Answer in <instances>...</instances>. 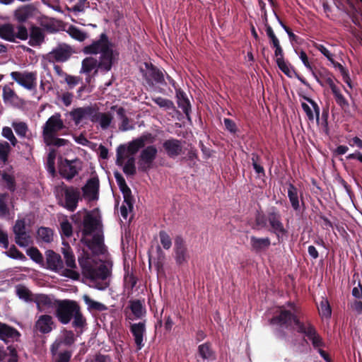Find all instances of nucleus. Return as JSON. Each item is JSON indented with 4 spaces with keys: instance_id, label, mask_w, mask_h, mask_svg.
<instances>
[{
    "instance_id": "nucleus-1",
    "label": "nucleus",
    "mask_w": 362,
    "mask_h": 362,
    "mask_svg": "<svg viewBox=\"0 0 362 362\" xmlns=\"http://www.w3.org/2000/svg\"><path fill=\"white\" fill-rule=\"evenodd\" d=\"M83 52L90 55L100 54L99 60L93 57H88L82 61L80 72L86 74H89L93 70L96 73L98 69L108 72L111 70L118 55L105 33H102L98 40L85 46L83 48Z\"/></svg>"
},
{
    "instance_id": "nucleus-2",
    "label": "nucleus",
    "mask_w": 362,
    "mask_h": 362,
    "mask_svg": "<svg viewBox=\"0 0 362 362\" xmlns=\"http://www.w3.org/2000/svg\"><path fill=\"white\" fill-rule=\"evenodd\" d=\"M292 321L297 326V331L299 333L304 334L311 341L315 347H320L322 345V338L317 333L315 327L309 322H301L296 315L290 311L281 309L278 316L271 319L270 323L272 325H291Z\"/></svg>"
},
{
    "instance_id": "nucleus-3",
    "label": "nucleus",
    "mask_w": 362,
    "mask_h": 362,
    "mask_svg": "<svg viewBox=\"0 0 362 362\" xmlns=\"http://www.w3.org/2000/svg\"><path fill=\"white\" fill-rule=\"evenodd\" d=\"M78 263L83 275L90 279V282L96 284L95 288L103 290L107 287V284L104 281L110 275V270L105 265H93L88 255L85 254L78 257Z\"/></svg>"
},
{
    "instance_id": "nucleus-4",
    "label": "nucleus",
    "mask_w": 362,
    "mask_h": 362,
    "mask_svg": "<svg viewBox=\"0 0 362 362\" xmlns=\"http://www.w3.org/2000/svg\"><path fill=\"white\" fill-rule=\"evenodd\" d=\"M155 141L156 136L149 132H145L141 136L129 142L127 148L123 146H119L117 150V164L122 165L128 153L130 154V156H133L139 149H143L146 144H153Z\"/></svg>"
},
{
    "instance_id": "nucleus-5",
    "label": "nucleus",
    "mask_w": 362,
    "mask_h": 362,
    "mask_svg": "<svg viewBox=\"0 0 362 362\" xmlns=\"http://www.w3.org/2000/svg\"><path fill=\"white\" fill-rule=\"evenodd\" d=\"M100 232L101 223L100 218L94 215L93 213H87L83 221L82 241L85 242L89 247H91V243L86 238V237L93 235V243L100 245L102 243Z\"/></svg>"
},
{
    "instance_id": "nucleus-6",
    "label": "nucleus",
    "mask_w": 362,
    "mask_h": 362,
    "mask_svg": "<svg viewBox=\"0 0 362 362\" xmlns=\"http://www.w3.org/2000/svg\"><path fill=\"white\" fill-rule=\"evenodd\" d=\"M47 269L74 280L78 279L79 273L74 269H64L61 256L53 250L46 252Z\"/></svg>"
},
{
    "instance_id": "nucleus-7",
    "label": "nucleus",
    "mask_w": 362,
    "mask_h": 362,
    "mask_svg": "<svg viewBox=\"0 0 362 362\" xmlns=\"http://www.w3.org/2000/svg\"><path fill=\"white\" fill-rule=\"evenodd\" d=\"M55 308V316L63 325H67L78 308V304L74 300H59Z\"/></svg>"
},
{
    "instance_id": "nucleus-8",
    "label": "nucleus",
    "mask_w": 362,
    "mask_h": 362,
    "mask_svg": "<svg viewBox=\"0 0 362 362\" xmlns=\"http://www.w3.org/2000/svg\"><path fill=\"white\" fill-rule=\"evenodd\" d=\"M65 127L59 113L52 115L43 124L42 136L44 141H49L54 135H57Z\"/></svg>"
},
{
    "instance_id": "nucleus-9",
    "label": "nucleus",
    "mask_w": 362,
    "mask_h": 362,
    "mask_svg": "<svg viewBox=\"0 0 362 362\" xmlns=\"http://www.w3.org/2000/svg\"><path fill=\"white\" fill-rule=\"evenodd\" d=\"M16 28L10 23H5L0 25V37L10 42H15L18 38L25 40L28 38V32L24 25H18Z\"/></svg>"
},
{
    "instance_id": "nucleus-10",
    "label": "nucleus",
    "mask_w": 362,
    "mask_h": 362,
    "mask_svg": "<svg viewBox=\"0 0 362 362\" xmlns=\"http://www.w3.org/2000/svg\"><path fill=\"white\" fill-rule=\"evenodd\" d=\"M127 326L132 335L136 350H141L146 341V320H140L138 322H127Z\"/></svg>"
},
{
    "instance_id": "nucleus-11",
    "label": "nucleus",
    "mask_w": 362,
    "mask_h": 362,
    "mask_svg": "<svg viewBox=\"0 0 362 362\" xmlns=\"http://www.w3.org/2000/svg\"><path fill=\"white\" fill-rule=\"evenodd\" d=\"M158 152V148L155 145H148L146 147L144 146L139 156V169L141 171L147 172L152 168Z\"/></svg>"
},
{
    "instance_id": "nucleus-12",
    "label": "nucleus",
    "mask_w": 362,
    "mask_h": 362,
    "mask_svg": "<svg viewBox=\"0 0 362 362\" xmlns=\"http://www.w3.org/2000/svg\"><path fill=\"white\" fill-rule=\"evenodd\" d=\"M125 320L127 322L129 321L134 322L135 320H141L146 315V310L144 305L139 300H132L129 301L128 305L124 311Z\"/></svg>"
},
{
    "instance_id": "nucleus-13",
    "label": "nucleus",
    "mask_w": 362,
    "mask_h": 362,
    "mask_svg": "<svg viewBox=\"0 0 362 362\" xmlns=\"http://www.w3.org/2000/svg\"><path fill=\"white\" fill-rule=\"evenodd\" d=\"M13 80L16 81L19 85L28 90H33L37 86V73L28 71H13L11 73Z\"/></svg>"
},
{
    "instance_id": "nucleus-14",
    "label": "nucleus",
    "mask_w": 362,
    "mask_h": 362,
    "mask_svg": "<svg viewBox=\"0 0 362 362\" xmlns=\"http://www.w3.org/2000/svg\"><path fill=\"white\" fill-rule=\"evenodd\" d=\"M15 234V240L17 245L21 247L28 246L31 243L29 233L26 231L25 221L24 219H18L13 228Z\"/></svg>"
},
{
    "instance_id": "nucleus-15",
    "label": "nucleus",
    "mask_w": 362,
    "mask_h": 362,
    "mask_svg": "<svg viewBox=\"0 0 362 362\" xmlns=\"http://www.w3.org/2000/svg\"><path fill=\"white\" fill-rule=\"evenodd\" d=\"M267 220L271 227V231L276 235L279 241H280L287 233L281 222L280 214L276 210H272L268 213Z\"/></svg>"
},
{
    "instance_id": "nucleus-16",
    "label": "nucleus",
    "mask_w": 362,
    "mask_h": 362,
    "mask_svg": "<svg viewBox=\"0 0 362 362\" xmlns=\"http://www.w3.org/2000/svg\"><path fill=\"white\" fill-rule=\"evenodd\" d=\"M73 53L71 46L66 44H59L47 54L49 62H64Z\"/></svg>"
},
{
    "instance_id": "nucleus-17",
    "label": "nucleus",
    "mask_w": 362,
    "mask_h": 362,
    "mask_svg": "<svg viewBox=\"0 0 362 362\" xmlns=\"http://www.w3.org/2000/svg\"><path fill=\"white\" fill-rule=\"evenodd\" d=\"M95 112V105H88L73 109L69 115L76 125H78L83 120L89 119L92 122L93 114Z\"/></svg>"
},
{
    "instance_id": "nucleus-18",
    "label": "nucleus",
    "mask_w": 362,
    "mask_h": 362,
    "mask_svg": "<svg viewBox=\"0 0 362 362\" xmlns=\"http://www.w3.org/2000/svg\"><path fill=\"white\" fill-rule=\"evenodd\" d=\"M55 327L53 317L49 315H41L35 321L33 330L36 333L48 334L51 332Z\"/></svg>"
},
{
    "instance_id": "nucleus-19",
    "label": "nucleus",
    "mask_w": 362,
    "mask_h": 362,
    "mask_svg": "<svg viewBox=\"0 0 362 362\" xmlns=\"http://www.w3.org/2000/svg\"><path fill=\"white\" fill-rule=\"evenodd\" d=\"M58 300L54 298V296L44 293H36L33 298V302L40 312L55 308Z\"/></svg>"
},
{
    "instance_id": "nucleus-20",
    "label": "nucleus",
    "mask_w": 362,
    "mask_h": 362,
    "mask_svg": "<svg viewBox=\"0 0 362 362\" xmlns=\"http://www.w3.org/2000/svg\"><path fill=\"white\" fill-rule=\"evenodd\" d=\"M162 147L170 158H174L182 153V142L177 139L170 138L163 141Z\"/></svg>"
},
{
    "instance_id": "nucleus-21",
    "label": "nucleus",
    "mask_w": 362,
    "mask_h": 362,
    "mask_svg": "<svg viewBox=\"0 0 362 362\" xmlns=\"http://www.w3.org/2000/svg\"><path fill=\"white\" fill-rule=\"evenodd\" d=\"M99 180L96 177L89 179L83 187V196L88 201H94L98 199Z\"/></svg>"
},
{
    "instance_id": "nucleus-22",
    "label": "nucleus",
    "mask_w": 362,
    "mask_h": 362,
    "mask_svg": "<svg viewBox=\"0 0 362 362\" xmlns=\"http://www.w3.org/2000/svg\"><path fill=\"white\" fill-rule=\"evenodd\" d=\"M11 127L20 139L30 141L35 136V135L32 133L28 124L25 122L17 119L13 120L11 122Z\"/></svg>"
},
{
    "instance_id": "nucleus-23",
    "label": "nucleus",
    "mask_w": 362,
    "mask_h": 362,
    "mask_svg": "<svg viewBox=\"0 0 362 362\" xmlns=\"http://www.w3.org/2000/svg\"><path fill=\"white\" fill-rule=\"evenodd\" d=\"M77 163V160H69L67 159L62 161L59 169L61 175L67 180H71L75 177L78 172Z\"/></svg>"
},
{
    "instance_id": "nucleus-24",
    "label": "nucleus",
    "mask_w": 362,
    "mask_h": 362,
    "mask_svg": "<svg viewBox=\"0 0 362 362\" xmlns=\"http://www.w3.org/2000/svg\"><path fill=\"white\" fill-rule=\"evenodd\" d=\"M21 337V333L15 328L0 322V339L5 342L18 341Z\"/></svg>"
},
{
    "instance_id": "nucleus-25",
    "label": "nucleus",
    "mask_w": 362,
    "mask_h": 362,
    "mask_svg": "<svg viewBox=\"0 0 362 362\" xmlns=\"http://www.w3.org/2000/svg\"><path fill=\"white\" fill-rule=\"evenodd\" d=\"M75 337L72 331L64 330L62 336L57 338L50 347V351L54 352L57 349H62V346H71L74 343Z\"/></svg>"
},
{
    "instance_id": "nucleus-26",
    "label": "nucleus",
    "mask_w": 362,
    "mask_h": 362,
    "mask_svg": "<svg viewBox=\"0 0 362 362\" xmlns=\"http://www.w3.org/2000/svg\"><path fill=\"white\" fill-rule=\"evenodd\" d=\"M113 121V116L110 112H100L99 108L95 105V112L93 114L92 122L98 123L103 130L110 127Z\"/></svg>"
},
{
    "instance_id": "nucleus-27",
    "label": "nucleus",
    "mask_w": 362,
    "mask_h": 362,
    "mask_svg": "<svg viewBox=\"0 0 362 362\" xmlns=\"http://www.w3.org/2000/svg\"><path fill=\"white\" fill-rule=\"evenodd\" d=\"M111 110L116 111L117 115L121 123L119 126V129L122 132H126L132 130L134 128L132 121L126 115V110L122 107H118L117 105H113L110 107Z\"/></svg>"
},
{
    "instance_id": "nucleus-28",
    "label": "nucleus",
    "mask_w": 362,
    "mask_h": 362,
    "mask_svg": "<svg viewBox=\"0 0 362 362\" xmlns=\"http://www.w3.org/2000/svg\"><path fill=\"white\" fill-rule=\"evenodd\" d=\"M175 260L178 264H183L189 259V255L184 241L181 238H177L175 240Z\"/></svg>"
},
{
    "instance_id": "nucleus-29",
    "label": "nucleus",
    "mask_w": 362,
    "mask_h": 362,
    "mask_svg": "<svg viewBox=\"0 0 362 362\" xmlns=\"http://www.w3.org/2000/svg\"><path fill=\"white\" fill-rule=\"evenodd\" d=\"M305 99L310 104L311 107L305 103H302V108L303 111L305 112L308 119L310 121H313L315 118L318 122L320 119V107L312 99L309 98H305Z\"/></svg>"
},
{
    "instance_id": "nucleus-30",
    "label": "nucleus",
    "mask_w": 362,
    "mask_h": 362,
    "mask_svg": "<svg viewBox=\"0 0 362 362\" xmlns=\"http://www.w3.org/2000/svg\"><path fill=\"white\" fill-rule=\"evenodd\" d=\"M79 196L80 192L78 189L72 187L67 189L64 196L65 198V206L71 211H74L77 206Z\"/></svg>"
},
{
    "instance_id": "nucleus-31",
    "label": "nucleus",
    "mask_w": 362,
    "mask_h": 362,
    "mask_svg": "<svg viewBox=\"0 0 362 362\" xmlns=\"http://www.w3.org/2000/svg\"><path fill=\"white\" fill-rule=\"evenodd\" d=\"M145 66L146 71L144 76L147 81H153L157 83H163L164 82V76L160 70L148 63H145Z\"/></svg>"
},
{
    "instance_id": "nucleus-32",
    "label": "nucleus",
    "mask_w": 362,
    "mask_h": 362,
    "mask_svg": "<svg viewBox=\"0 0 362 362\" xmlns=\"http://www.w3.org/2000/svg\"><path fill=\"white\" fill-rule=\"evenodd\" d=\"M28 36L30 37L28 44L30 46L40 45L45 40V30L35 25L31 26Z\"/></svg>"
},
{
    "instance_id": "nucleus-33",
    "label": "nucleus",
    "mask_w": 362,
    "mask_h": 362,
    "mask_svg": "<svg viewBox=\"0 0 362 362\" xmlns=\"http://www.w3.org/2000/svg\"><path fill=\"white\" fill-rule=\"evenodd\" d=\"M250 240L251 250L255 252L265 251L271 245V240L269 238H257L252 235Z\"/></svg>"
},
{
    "instance_id": "nucleus-34",
    "label": "nucleus",
    "mask_w": 362,
    "mask_h": 362,
    "mask_svg": "<svg viewBox=\"0 0 362 362\" xmlns=\"http://www.w3.org/2000/svg\"><path fill=\"white\" fill-rule=\"evenodd\" d=\"M35 11L31 5L23 6L15 11L14 16L19 23H23L34 16Z\"/></svg>"
},
{
    "instance_id": "nucleus-35",
    "label": "nucleus",
    "mask_w": 362,
    "mask_h": 362,
    "mask_svg": "<svg viewBox=\"0 0 362 362\" xmlns=\"http://www.w3.org/2000/svg\"><path fill=\"white\" fill-rule=\"evenodd\" d=\"M13 83L11 82L2 88V98L6 104L13 105L18 103V96L13 89Z\"/></svg>"
},
{
    "instance_id": "nucleus-36",
    "label": "nucleus",
    "mask_w": 362,
    "mask_h": 362,
    "mask_svg": "<svg viewBox=\"0 0 362 362\" xmlns=\"http://www.w3.org/2000/svg\"><path fill=\"white\" fill-rule=\"evenodd\" d=\"M62 252L67 266L66 269H74L76 267L75 257L73 254L72 250L68 243H64V247H62Z\"/></svg>"
},
{
    "instance_id": "nucleus-37",
    "label": "nucleus",
    "mask_w": 362,
    "mask_h": 362,
    "mask_svg": "<svg viewBox=\"0 0 362 362\" xmlns=\"http://www.w3.org/2000/svg\"><path fill=\"white\" fill-rule=\"evenodd\" d=\"M198 353L204 360L214 361L216 359V353L212 349L210 343H204L198 346Z\"/></svg>"
},
{
    "instance_id": "nucleus-38",
    "label": "nucleus",
    "mask_w": 362,
    "mask_h": 362,
    "mask_svg": "<svg viewBox=\"0 0 362 362\" xmlns=\"http://www.w3.org/2000/svg\"><path fill=\"white\" fill-rule=\"evenodd\" d=\"M16 296L25 302H33L35 294H33L28 287L23 284H18L15 287Z\"/></svg>"
},
{
    "instance_id": "nucleus-39",
    "label": "nucleus",
    "mask_w": 362,
    "mask_h": 362,
    "mask_svg": "<svg viewBox=\"0 0 362 362\" xmlns=\"http://www.w3.org/2000/svg\"><path fill=\"white\" fill-rule=\"evenodd\" d=\"M288 197L291 206L295 211L300 209V202L298 189L293 185L289 184L288 187Z\"/></svg>"
},
{
    "instance_id": "nucleus-40",
    "label": "nucleus",
    "mask_w": 362,
    "mask_h": 362,
    "mask_svg": "<svg viewBox=\"0 0 362 362\" xmlns=\"http://www.w3.org/2000/svg\"><path fill=\"white\" fill-rule=\"evenodd\" d=\"M54 362H69L72 356L70 350L57 349L51 352Z\"/></svg>"
},
{
    "instance_id": "nucleus-41",
    "label": "nucleus",
    "mask_w": 362,
    "mask_h": 362,
    "mask_svg": "<svg viewBox=\"0 0 362 362\" xmlns=\"http://www.w3.org/2000/svg\"><path fill=\"white\" fill-rule=\"evenodd\" d=\"M53 231L45 227L40 228L37 233L38 241L45 243H49L53 240Z\"/></svg>"
},
{
    "instance_id": "nucleus-42",
    "label": "nucleus",
    "mask_w": 362,
    "mask_h": 362,
    "mask_svg": "<svg viewBox=\"0 0 362 362\" xmlns=\"http://www.w3.org/2000/svg\"><path fill=\"white\" fill-rule=\"evenodd\" d=\"M66 32L72 38L79 42H83L88 38L87 33L78 29L74 25H70L68 28Z\"/></svg>"
},
{
    "instance_id": "nucleus-43",
    "label": "nucleus",
    "mask_w": 362,
    "mask_h": 362,
    "mask_svg": "<svg viewBox=\"0 0 362 362\" xmlns=\"http://www.w3.org/2000/svg\"><path fill=\"white\" fill-rule=\"evenodd\" d=\"M123 171L126 175H133L136 173L135 160L133 156H128L124 159Z\"/></svg>"
},
{
    "instance_id": "nucleus-44",
    "label": "nucleus",
    "mask_w": 362,
    "mask_h": 362,
    "mask_svg": "<svg viewBox=\"0 0 362 362\" xmlns=\"http://www.w3.org/2000/svg\"><path fill=\"white\" fill-rule=\"evenodd\" d=\"M11 151L10 144L7 141H0V161L4 164L8 162L9 154Z\"/></svg>"
},
{
    "instance_id": "nucleus-45",
    "label": "nucleus",
    "mask_w": 362,
    "mask_h": 362,
    "mask_svg": "<svg viewBox=\"0 0 362 362\" xmlns=\"http://www.w3.org/2000/svg\"><path fill=\"white\" fill-rule=\"evenodd\" d=\"M331 90L333 95H334L337 103L343 109L349 107V103L341 93L339 88L335 86Z\"/></svg>"
},
{
    "instance_id": "nucleus-46",
    "label": "nucleus",
    "mask_w": 362,
    "mask_h": 362,
    "mask_svg": "<svg viewBox=\"0 0 362 362\" xmlns=\"http://www.w3.org/2000/svg\"><path fill=\"white\" fill-rule=\"evenodd\" d=\"M1 136L4 139H7L9 141L10 145L13 146H16L18 142L17 138L13 132L12 129L9 127H4L2 128Z\"/></svg>"
},
{
    "instance_id": "nucleus-47",
    "label": "nucleus",
    "mask_w": 362,
    "mask_h": 362,
    "mask_svg": "<svg viewBox=\"0 0 362 362\" xmlns=\"http://www.w3.org/2000/svg\"><path fill=\"white\" fill-rule=\"evenodd\" d=\"M9 195L7 193L0 194V216L5 217L9 214L8 202Z\"/></svg>"
},
{
    "instance_id": "nucleus-48",
    "label": "nucleus",
    "mask_w": 362,
    "mask_h": 362,
    "mask_svg": "<svg viewBox=\"0 0 362 362\" xmlns=\"http://www.w3.org/2000/svg\"><path fill=\"white\" fill-rule=\"evenodd\" d=\"M276 64L280 69V70L284 73L287 76L291 78L294 74L293 69L288 64L284 59H281V57H278V59H276Z\"/></svg>"
},
{
    "instance_id": "nucleus-49",
    "label": "nucleus",
    "mask_w": 362,
    "mask_h": 362,
    "mask_svg": "<svg viewBox=\"0 0 362 362\" xmlns=\"http://www.w3.org/2000/svg\"><path fill=\"white\" fill-rule=\"evenodd\" d=\"M72 318L74 319V321L72 322V325L74 327L76 328H82L86 325V319L83 316L80 307L76 310V313H74V315H73Z\"/></svg>"
},
{
    "instance_id": "nucleus-50",
    "label": "nucleus",
    "mask_w": 362,
    "mask_h": 362,
    "mask_svg": "<svg viewBox=\"0 0 362 362\" xmlns=\"http://www.w3.org/2000/svg\"><path fill=\"white\" fill-rule=\"evenodd\" d=\"M26 254L37 264H43V256L36 247H30L27 250Z\"/></svg>"
},
{
    "instance_id": "nucleus-51",
    "label": "nucleus",
    "mask_w": 362,
    "mask_h": 362,
    "mask_svg": "<svg viewBox=\"0 0 362 362\" xmlns=\"http://www.w3.org/2000/svg\"><path fill=\"white\" fill-rule=\"evenodd\" d=\"M4 253L6 256L12 259H20L22 261H25L27 259L26 257L21 251H19L14 245L11 247Z\"/></svg>"
},
{
    "instance_id": "nucleus-52",
    "label": "nucleus",
    "mask_w": 362,
    "mask_h": 362,
    "mask_svg": "<svg viewBox=\"0 0 362 362\" xmlns=\"http://www.w3.org/2000/svg\"><path fill=\"white\" fill-rule=\"evenodd\" d=\"M153 101L156 103L160 107L163 108L166 110H173L175 108L173 103L166 98L161 97H157L153 98Z\"/></svg>"
},
{
    "instance_id": "nucleus-53",
    "label": "nucleus",
    "mask_w": 362,
    "mask_h": 362,
    "mask_svg": "<svg viewBox=\"0 0 362 362\" xmlns=\"http://www.w3.org/2000/svg\"><path fill=\"white\" fill-rule=\"evenodd\" d=\"M89 6L90 4L88 0H78L74 6L69 8L68 10L75 13H83Z\"/></svg>"
},
{
    "instance_id": "nucleus-54",
    "label": "nucleus",
    "mask_w": 362,
    "mask_h": 362,
    "mask_svg": "<svg viewBox=\"0 0 362 362\" xmlns=\"http://www.w3.org/2000/svg\"><path fill=\"white\" fill-rule=\"evenodd\" d=\"M132 199H127V198H125L124 202L120 206V214L122 217L126 220L128 217L129 213L132 211Z\"/></svg>"
},
{
    "instance_id": "nucleus-55",
    "label": "nucleus",
    "mask_w": 362,
    "mask_h": 362,
    "mask_svg": "<svg viewBox=\"0 0 362 362\" xmlns=\"http://www.w3.org/2000/svg\"><path fill=\"white\" fill-rule=\"evenodd\" d=\"M319 313L322 317H329L331 315V308L327 299L322 298L318 306Z\"/></svg>"
},
{
    "instance_id": "nucleus-56",
    "label": "nucleus",
    "mask_w": 362,
    "mask_h": 362,
    "mask_svg": "<svg viewBox=\"0 0 362 362\" xmlns=\"http://www.w3.org/2000/svg\"><path fill=\"white\" fill-rule=\"evenodd\" d=\"M1 177L6 184V188L11 192H14L16 190V182L14 177L12 175L4 172L1 174Z\"/></svg>"
},
{
    "instance_id": "nucleus-57",
    "label": "nucleus",
    "mask_w": 362,
    "mask_h": 362,
    "mask_svg": "<svg viewBox=\"0 0 362 362\" xmlns=\"http://www.w3.org/2000/svg\"><path fill=\"white\" fill-rule=\"evenodd\" d=\"M320 77L322 83H327L331 89L336 86L334 82V76L329 71L326 70L320 71Z\"/></svg>"
},
{
    "instance_id": "nucleus-58",
    "label": "nucleus",
    "mask_w": 362,
    "mask_h": 362,
    "mask_svg": "<svg viewBox=\"0 0 362 362\" xmlns=\"http://www.w3.org/2000/svg\"><path fill=\"white\" fill-rule=\"evenodd\" d=\"M178 106L182 110L186 115H189L190 111V103L189 100L185 97L183 94H180V96L178 97Z\"/></svg>"
},
{
    "instance_id": "nucleus-59",
    "label": "nucleus",
    "mask_w": 362,
    "mask_h": 362,
    "mask_svg": "<svg viewBox=\"0 0 362 362\" xmlns=\"http://www.w3.org/2000/svg\"><path fill=\"white\" fill-rule=\"evenodd\" d=\"M314 47L319 50L332 64H335L333 54L324 45L315 43Z\"/></svg>"
},
{
    "instance_id": "nucleus-60",
    "label": "nucleus",
    "mask_w": 362,
    "mask_h": 362,
    "mask_svg": "<svg viewBox=\"0 0 362 362\" xmlns=\"http://www.w3.org/2000/svg\"><path fill=\"white\" fill-rule=\"evenodd\" d=\"M61 234L62 236L69 238L72 235V226L68 221H64L60 225Z\"/></svg>"
},
{
    "instance_id": "nucleus-61",
    "label": "nucleus",
    "mask_w": 362,
    "mask_h": 362,
    "mask_svg": "<svg viewBox=\"0 0 362 362\" xmlns=\"http://www.w3.org/2000/svg\"><path fill=\"white\" fill-rule=\"evenodd\" d=\"M159 237L160 243L163 248L165 250L170 249L172 245V242L170 236L167 234V233L163 230L160 231L159 233Z\"/></svg>"
},
{
    "instance_id": "nucleus-62",
    "label": "nucleus",
    "mask_w": 362,
    "mask_h": 362,
    "mask_svg": "<svg viewBox=\"0 0 362 362\" xmlns=\"http://www.w3.org/2000/svg\"><path fill=\"white\" fill-rule=\"evenodd\" d=\"M259 161V157L257 154L253 153L252 155V163L255 172L258 174H262L264 175V168L261 165Z\"/></svg>"
},
{
    "instance_id": "nucleus-63",
    "label": "nucleus",
    "mask_w": 362,
    "mask_h": 362,
    "mask_svg": "<svg viewBox=\"0 0 362 362\" xmlns=\"http://www.w3.org/2000/svg\"><path fill=\"white\" fill-rule=\"evenodd\" d=\"M47 146H63L67 144L68 141L64 139L57 137V135H54L49 141H44Z\"/></svg>"
},
{
    "instance_id": "nucleus-64",
    "label": "nucleus",
    "mask_w": 362,
    "mask_h": 362,
    "mask_svg": "<svg viewBox=\"0 0 362 362\" xmlns=\"http://www.w3.org/2000/svg\"><path fill=\"white\" fill-rule=\"evenodd\" d=\"M69 187H66L64 182H61L54 187V194L57 198H62L64 196L67 189Z\"/></svg>"
}]
</instances>
